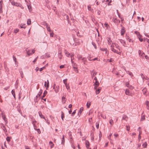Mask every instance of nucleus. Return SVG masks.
<instances>
[{
    "label": "nucleus",
    "instance_id": "6ab92c4d",
    "mask_svg": "<svg viewBox=\"0 0 149 149\" xmlns=\"http://www.w3.org/2000/svg\"><path fill=\"white\" fill-rule=\"evenodd\" d=\"M127 73L130 75L131 77L133 76V75L131 72H130L129 71H126Z\"/></svg>",
    "mask_w": 149,
    "mask_h": 149
},
{
    "label": "nucleus",
    "instance_id": "b1692460",
    "mask_svg": "<svg viewBox=\"0 0 149 149\" xmlns=\"http://www.w3.org/2000/svg\"><path fill=\"white\" fill-rule=\"evenodd\" d=\"M11 93L14 97L15 99V94L14 90H13L11 91Z\"/></svg>",
    "mask_w": 149,
    "mask_h": 149
},
{
    "label": "nucleus",
    "instance_id": "37998d69",
    "mask_svg": "<svg viewBox=\"0 0 149 149\" xmlns=\"http://www.w3.org/2000/svg\"><path fill=\"white\" fill-rule=\"evenodd\" d=\"M92 45H93V46L95 48V49H96L97 47H96V45L93 42H92Z\"/></svg>",
    "mask_w": 149,
    "mask_h": 149
},
{
    "label": "nucleus",
    "instance_id": "f704fd0d",
    "mask_svg": "<svg viewBox=\"0 0 149 149\" xmlns=\"http://www.w3.org/2000/svg\"><path fill=\"white\" fill-rule=\"evenodd\" d=\"M27 24L28 25H29L31 24V19H28L27 21Z\"/></svg>",
    "mask_w": 149,
    "mask_h": 149
},
{
    "label": "nucleus",
    "instance_id": "bf43d9fd",
    "mask_svg": "<svg viewBox=\"0 0 149 149\" xmlns=\"http://www.w3.org/2000/svg\"><path fill=\"white\" fill-rule=\"evenodd\" d=\"M20 27L21 28H25V24H23V25L21 26H20Z\"/></svg>",
    "mask_w": 149,
    "mask_h": 149
},
{
    "label": "nucleus",
    "instance_id": "e433bc0d",
    "mask_svg": "<svg viewBox=\"0 0 149 149\" xmlns=\"http://www.w3.org/2000/svg\"><path fill=\"white\" fill-rule=\"evenodd\" d=\"M101 89L98 88L96 90V94H98L100 93V90H101Z\"/></svg>",
    "mask_w": 149,
    "mask_h": 149
},
{
    "label": "nucleus",
    "instance_id": "79ce46f5",
    "mask_svg": "<svg viewBox=\"0 0 149 149\" xmlns=\"http://www.w3.org/2000/svg\"><path fill=\"white\" fill-rule=\"evenodd\" d=\"M120 42L122 43H123L124 44H125V41L122 39H120Z\"/></svg>",
    "mask_w": 149,
    "mask_h": 149
},
{
    "label": "nucleus",
    "instance_id": "9d476101",
    "mask_svg": "<svg viewBox=\"0 0 149 149\" xmlns=\"http://www.w3.org/2000/svg\"><path fill=\"white\" fill-rule=\"evenodd\" d=\"M62 52L61 51H60L58 54V57L59 58L61 59L62 57Z\"/></svg>",
    "mask_w": 149,
    "mask_h": 149
},
{
    "label": "nucleus",
    "instance_id": "7ed1b4c3",
    "mask_svg": "<svg viewBox=\"0 0 149 149\" xmlns=\"http://www.w3.org/2000/svg\"><path fill=\"white\" fill-rule=\"evenodd\" d=\"M78 58L79 60H81L82 62H84V64H85V62L86 61V59L85 58H82L81 55L78 56Z\"/></svg>",
    "mask_w": 149,
    "mask_h": 149
},
{
    "label": "nucleus",
    "instance_id": "423d86ee",
    "mask_svg": "<svg viewBox=\"0 0 149 149\" xmlns=\"http://www.w3.org/2000/svg\"><path fill=\"white\" fill-rule=\"evenodd\" d=\"M125 28L123 26H122V27L120 31H121V36H123L125 33Z\"/></svg>",
    "mask_w": 149,
    "mask_h": 149
},
{
    "label": "nucleus",
    "instance_id": "f03ea898",
    "mask_svg": "<svg viewBox=\"0 0 149 149\" xmlns=\"http://www.w3.org/2000/svg\"><path fill=\"white\" fill-rule=\"evenodd\" d=\"M93 82L94 83V85H95L94 89H96L97 87L99 85V83L97 80L96 77H94Z\"/></svg>",
    "mask_w": 149,
    "mask_h": 149
},
{
    "label": "nucleus",
    "instance_id": "603ef678",
    "mask_svg": "<svg viewBox=\"0 0 149 149\" xmlns=\"http://www.w3.org/2000/svg\"><path fill=\"white\" fill-rule=\"evenodd\" d=\"M67 79H65L63 80V83L65 85H66V84H67Z\"/></svg>",
    "mask_w": 149,
    "mask_h": 149
},
{
    "label": "nucleus",
    "instance_id": "a878e982",
    "mask_svg": "<svg viewBox=\"0 0 149 149\" xmlns=\"http://www.w3.org/2000/svg\"><path fill=\"white\" fill-rule=\"evenodd\" d=\"M47 91H44V92L43 93V95L42 96V99H43V98L45 97L46 95L47 94Z\"/></svg>",
    "mask_w": 149,
    "mask_h": 149
},
{
    "label": "nucleus",
    "instance_id": "0eeeda50",
    "mask_svg": "<svg viewBox=\"0 0 149 149\" xmlns=\"http://www.w3.org/2000/svg\"><path fill=\"white\" fill-rule=\"evenodd\" d=\"M0 126L2 128L3 130L5 132L6 130V128L4 125L3 124V123H1L0 124Z\"/></svg>",
    "mask_w": 149,
    "mask_h": 149
},
{
    "label": "nucleus",
    "instance_id": "774afa93",
    "mask_svg": "<svg viewBox=\"0 0 149 149\" xmlns=\"http://www.w3.org/2000/svg\"><path fill=\"white\" fill-rule=\"evenodd\" d=\"M75 113H76V111H75V110L72 113V116H74V115L75 114Z\"/></svg>",
    "mask_w": 149,
    "mask_h": 149
},
{
    "label": "nucleus",
    "instance_id": "1a4fd4ad",
    "mask_svg": "<svg viewBox=\"0 0 149 149\" xmlns=\"http://www.w3.org/2000/svg\"><path fill=\"white\" fill-rule=\"evenodd\" d=\"M96 75V72H95L94 70H93L91 72V75L92 78H93Z\"/></svg>",
    "mask_w": 149,
    "mask_h": 149
},
{
    "label": "nucleus",
    "instance_id": "a19ab883",
    "mask_svg": "<svg viewBox=\"0 0 149 149\" xmlns=\"http://www.w3.org/2000/svg\"><path fill=\"white\" fill-rule=\"evenodd\" d=\"M126 38L127 40H128L129 42H130L132 40L131 39H130V37L129 36H127Z\"/></svg>",
    "mask_w": 149,
    "mask_h": 149
},
{
    "label": "nucleus",
    "instance_id": "c756f323",
    "mask_svg": "<svg viewBox=\"0 0 149 149\" xmlns=\"http://www.w3.org/2000/svg\"><path fill=\"white\" fill-rule=\"evenodd\" d=\"M64 117V114L63 111H61V117L63 120V118Z\"/></svg>",
    "mask_w": 149,
    "mask_h": 149
},
{
    "label": "nucleus",
    "instance_id": "f257e3e1",
    "mask_svg": "<svg viewBox=\"0 0 149 149\" xmlns=\"http://www.w3.org/2000/svg\"><path fill=\"white\" fill-rule=\"evenodd\" d=\"M11 4L17 7H19L21 9H23L24 7L22 6V4L13 1H12L11 2Z\"/></svg>",
    "mask_w": 149,
    "mask_h": 149
},
{
    "label": "nucleus",
    "instance_id": "ddd939ff",
    "mask_svg": "<svg viewBox=\"0 0 149 149\" xmlns=\"http://www.w3.org/2000/svg\"><path fill=\"white\" fill-rule=\"evenodd\" d=\"M77 65L75 63H73V64H72V66L73 67L75 71L76 70H77Z\"/></svg>",
    "mask_w": 149,
    "mask_h": 149
},
{
    "label": "nucleus",
    "instance_id": "5fc2aeb1",
    "mask_svg": "<svg viewBox=\"0 0 149 149\" xmlns=\"http://www.w3.org/2000/svg\"><path fill=\"white\" fill-rule=\"evenodd\" d=\"M32 124H35L37 122V121L34 120H32Z\"/></svg>",
    "mask_w": 149,
    "mask_h": 149
},
{
    "label": "nucleus",
    "instance_id": "8fccbe9b",
    "mask_svg": "<svg viewBox=\"0 0 149 149\" xmlns=\"http://www.w3.org/2000/svg\"><path fill=\"white\" fill-rule=\"evenodd\" d=\"M134 33L135 34H136L138 36H139L140 35L139 33L137 31H135Z\"/></svg>",
    "mask_w": 149,
    "mask_h": 149
},
{
    "label": "nucleus",
    "instance_id": "864d4df0",
    "mask_svg": "<svg viewBox=\"0 0 149 149\" xmlns=\"http://www.w3.org/2000/svg\"><path fill=\"white\" fill-rule=\"evenodd\" d=\"M128 87L131 89H133L134 88L133 86L131 85H130Z\"/></svg>",
    "mask_w": 149,
    "mask_h": 149
},
{
    "label": "nucleus",
    "instance_id": "338daca9",
    "mask_svg": "<svg viewBox=\"0 0 149 149\" xmlns=\"http://www.w3.org/2000/svg\"><path fill=\"white\" fill-rule=\"evenodd\" d=\"M64 67V65H62L60 66V68L61 69L63 68Z\"/></svg>",
    "mask_w": 149,
    "mask_h": 149
},
{
    "label": "nucleus",
    "instance_id": "4be33fe9",
    "mask_svg": "<svg viewBox=\"0 0 149 149\" xmlns=\"http://www.w3.org/2000/svg\"><path fill=\"white\" fill-rule=\"evenodd\" d=\"M138 53H139V55H140L141 56H142L143 54H144V53L143 52H141L140 50H139Z\"/></svg>",
    "mask_w": 149,
    "mask_h": 149
},
{
    "label": "nucleus",
    "instance_id": "412c9836",
    "mask_svg": "<svg viewBox=\"0 0 149 149\" xmlns=\"http://www.w3.org/2000/svg\"><path fill=\"white\" fill-rule=\"evenodd\" d=\"M125 93L127 95H130L129 90L128 89H127L126 90Z\"/></svg>",
    "mask_w": 149,
    "mask_h": 149
},
{
    "label": "nucleus",
    "instance_id": "dca6fc26",
    "mask_svg": "<svg viewBox=\"0 0 149 149\" xmlns=\"http://www.w3.org/2000/svg\"><path fill=\"white\" fill-rule=\"evenodd\" d=\"M127 116L125 115H123L122 118V120H125L127 121Z\"/></svg>",
    "mask_w": 149,
    "mask_h": 149
},
{
    "label": "nucleus",
    "instance_id": "5701e85b",
    "mask_svg": "<svg viewBox=\"0 0 149 149\" xmlns=\"http://www.w3.org/2000/svg\"><path fill=\"white\" fill-rule=\"evenodd\" d=\"M142 36H141V35L139 36H138V38H139V40L141 42H142L143 41V39L142 38Z\"/></svg>",
    "mask_w": 149,
    "mask_h": 149
},
{
    "label": "nucleus",
    "instance_id": "c85d7f7f",
    "mask_svg": "<svg viewBox=\"0 0 149 149\" xmlns=\"http://www.w3.org/2000/svg\"><path fill=\"white\" fill-rule=\"evenodd\" d=\"M19 72L20 73L21 75V77L22 78H23V73L22 71L19 70Z\"/></svg>",
    "mask_w": 149,
    "mask_h": 149
},
{
    "label": "nucleus",
    "instance_id": "393cba45",
    "mask_svg": "<svg viewBox=\"0 0 149 149\" xmlns=\"http://www.w3.org/2000/svg\"><path fill=\"white\" fill-rule=\"evenodd\" d=\"M38 113L40 116L41 118H45V116L42 115V113L40 112H39Z\"/></svg>",
    "mask_w": 149,
    "mask_h": 149
},
{
    "label": "nucleus",
    "instance_id": "09e8293b",
    "mask_svg": "<svg viewBox=\"0 0 149 149\" xmlns=\"http://www.w3.org/2000/svg\"><path fill=\"white\" fill-rule=\"evenodd\" d=\"M19 31V29H15L14 31V32L16 33H17Z\"/></svg>",
    "mask_w": 149,
    "mask_h": 149
},
{
    "label": "nucleus",
    "instance_id": "2eb2a0df",
    "mask_svg": "<svg viewBox=\"0 0 149 149\" xmlns=\"http://www.w3.org/2000/svg\"><path fill=\"white\" fill-rule=\"evenodd\" d=\"M62 102L63 103V104L65 103V102H66V99L65 97H64V96H63L62 97Z\"/></svg>",
    "mask_w": 149,
    "mask_h": 149
},
{
    "label": "nucleus",
    "instance_id": "f3484780",
    "mask_svg": "<svg viewBox=\"0 0 149 149\" xmlns=\"http://www.w3.org/2000/svg\"><path fill=\"white\" fill-rule=\"evenodd\" d=\"M107 40L108 42V43L109 45H110L111 43L112 42L110 38H107Z\"/></svg>",
    "mask_w": 149,
    "mask_h": 149
},
{
    "label": "nucleus",
    "instance_id": "9b49d317",
    "mask_svg": "<svg viewBox=\"0 0 149 149\" xmlns=\"http://www.w3.org/2000/svg\"><path fill=\"white\" fill-rule=\"evenodd\" d=\"M83 107H81L79 111L78 115L80 116V115H81V113H82V111H83Z\"/></svg>",
    "mask_w": 149,
    "mask_h": 149
},
{
    "label": "nucleus",
    "instance_id": "de8ad7c7",
    "mask_svg": "<svg viewBox=\"0 0 149 149\" xmlns=\"http://www.w3.org/2000/svg\"><path fill=\"white\" fill-rule=\"evenodd\" d=\"M6 140L8 142H9L10 140V138L8 136L6 138Z\"/></svg>",
    "mask_w": 149,
    "mask_h": 149
},
{
    "label": "nucleus",
    "instance_id": "58836bf2",
    "mask_svg": "<svg viewBox=\"0 0 149 149\" xmlns=\"http://www.w3.org/2000/svg\"><path fill=\"white\" fill-rule=\"evenodd\" d=\"M145 115L142 116L141 120V121H143L145 119Z\"/></svg>",
    "mask_w": 149,
    "mask_h": 149
},
{
    "label": "nucleus",
    "instance_id": "6e6552de",
    "mask_svg": "<svg viewBox=\"0 0 149 149\" xmlns=\"http://www.w3.org/2000/svg\"><path fill=\"white\" fill-rule=\"evenodd\" d=\"M47 84L46 81H45L44 85L45 87H47V88L49 87V81L48 80H47Z\"/></svg>",
    "mask_w": 149,
    "mask_h": 149
},
{
    "label": "nucleus",
    "instance_id": "ea45409f",
    "mask_svg": "<svg viewBox=\"0 0 149 149\" xmlns=\"http://www.w3.org/2000/svg\"><path fill=\"white\" fill-rule=\"evenodd\" d=\"M109 123L111 126H112L113 124V121L112 119L110 120L109 121Z\"/></svg>",
    "mask_w": 149,
    "mask_h": 149
},
{
    "label": "nucleus",
    "instance_id": "7c9ffc66",
    "mask_svg": "<svg viewBox=\"0 0 149 149\" xmlns=\"http://www.w3.org/2000/svg\"><path fill=\"white\" fill-rule=\"evenodd\" d=\"M64 142H65L64 135H63L62 138L61 143L62 144H63L64 143Z\"/></svg>",
    "mask_w": 149,
    "mask_h": 149
},
{
    "label": "nucleus",
    "instance_id": "6e6d98bb",
    "mask_svg": "<svg viewBox=\"0 0 149 149\" xmlns=\"http://www.w3.org/2000/svg\"><path fill=\"white\" fill-rule=\"evenodd\" d=\"M99 136L100 139L102 137V134L101 132H100V134H99Z\"/></svg>",
    "mask_w": 149,
    "mask_h": 149
},
{
    "label": "nucleus",
    "instance_id": "c9c22d12",
    "mask_svg": "<svg viewBox=\"0 0 149 149\" xmlns=\"http://www.w3.org/2000/svg\"><path fill=\"white\" fill-rule=\"evenodd\" d=\"M49 144L51 146V148H52L53 147L54 144L52 141H50L49 142Z\"/></svg>",
    "mask_w": 149,
    "mask_h": 149
},
{
    "label": "nucleus",
    "instance_id": "4c0bfd02",
    "mask_svg": "<svg viewBox=\"0 0 149 149\" xmlns=\"http://www.w3.org/2000/svg\"><path fill=\"white\" fill-rule=\"evenodd\" d=\"M88 10L91 11V12H93V10L92 9L90 6H88Z\"/></svg>",
    "mask_w": 149,
    "mask_h": 149
},
{
    "label": "nucleus",
    "instance_id": "680f3d73",
    "mask_svg": "<svg viewBox=\"0 0 149 149\" xmlns=\"http://www.w3.org/2000/svg\"><path fill=\"white\" fill-rule=\"evenodd\" d=\"M146 104L147 107H149V102L147 101L146 102Z\"/></svg>",
    "mask_w": 149,
    "mask_h": 149
},
{
    "label": "nucleus",
    "instance_id": "aec40b11",
    "mask_svg": "<svg viewBox=\"0 0 149 149\" xmlns=\"http://www.w3.org/2000/svg\"><path fill=\"white\" fill-rule=\"evenodd\" d=\"M26 51L27 52V54L29 56H30L32 54V53H31V51L30 50H28L27 49H26Z\"/></svg>",
    "mask_w": 149,
    "mask_h": 149
},
{
    "label": "nucleus",
    "instance_id": "473e14b6",
    "mask_svg": "<svg viewBox=\"0 0 149 149\" xmlns=\"http://www.w3.org/2000/svg\"><path fill=\"white\" fill-rule=\"evenodd\" d=\"M86 147L88 148L89 147V142L88 141H86Z\"/></svg>",
    "mask_w": 149,
    "mask_h": 149
},
{
    "label": "nucleus",
    "instance_id": "bb28decb",
    "mask_svg": "<svg viewBox=\"0 0 149 149\" xmlns=\"http://www.w3.org/2000/svg\"><path fill=\"white\" fill-rule=\"evenodd\" d=\"M142 146L143 148H146L147 146V144L146 142H145L142 144Z\"/></svg>",
    "mask_w": 149,
    "mask_h": 149
},
{
    "label": "nucleus",
    "instance_id": "49530a36",
    "mask_svg": "<svg viewBox=\"0 0 149 149\" xmlns=\"http://www.w3.org/2000/svg\"><path fill=\"white\" fill-rule=\"evenodd\" d=\"M65 54L68 57H69V56L70 55V54L68 52H65Z\"/></svg>",
    "mask_w": 149,
    "mask_h": 149
},
{
    "label": "nucleus",
    "instance_id": "0e129e2a",
    "mask_svg": "<svg viewBox=\"0 0 149 149\" xmlns=\"http://www.w3.org/2000/svg\"><path fill=\"white\" fill-rule=\"evenodd\" d=\"M65 85L66 86V88L68 90V89H69L70 88V87H69V86L68 85H67V84H66V85Z\"/></svg>",
    "mask_w": 149,
    "mask_h": 149
},
{
    "label": "nucleus",
    "instance_id": "3c124183",
    "mask_svg": "<svg viewBox=\"0 0 149 149\" xmlns=\"http://www.w3.org/2000/svg\"><path fill=\"white\" fill-rule=\"evenodd\" d=\"M111 59L109 60V59H107V60H106L105 59H104V61H106V62H111Z\"/></svg>",
    "mask_w": 149,
    "mask_h": 149
},
{
    "label": "nucleus",
    "instance_id": "4468645a",
    "mask_svg": "<svg viewBox=\"0 0 149 149\" xmlns=\"http://www.w3.org/2000/svg\"><path fill=\"white\" fill-rule=\"evenodd\" d=\"M147 91V89L146 88H144L143 89L142 91L143 95H145L146 94V93Z\"/></svg>",
    "mask_w": 149,
    "mask_h": 149
},
{
    "label": "nucleus",
    "instance_id": "052dcab7",
    "mask_svg": "<svg viewBox=\"0 0 149 149\" xmlns=\"http://www.w3.org/2000/svg\"><path fill=\"white\" fill-rule=\"evenodd\" d=\"M34 129L35 130H37V129L36 128L37 127V126H36L35 124H33Z\"/></svg>",
    "mask_w": 149,
    "mask_h": 149
},
{
    "label": "nucleus",
    "instance_id": "4d7b16f0",
    "mask_svg": "<svg viewBox=\"0 0 149 149\" xmlns=\"http://www.w3.org/2000/svg\"><path fill=\"white\" fill-rule=\"evenodd\" d=\"M96 127L97 129H98L99 127V124L97 122L96 124Z\"/></svg>",
    "mask_w": 149,
    "mask_h": 149
},
{
    "label": "nucleus",
    "instance_id": "e2e57ef3",
    "mask_svg": "<svg viewBox=\"0 0 149 149\" xmlns=\"http://www.w3.org/2000/svg\"><path fill=\"white\" fill-rule=\"evenodd\" d=\"M13 58L14 61L16 63V60H17L16 58L14 56H13Z\"/></svg>",
    "mask_w": 149,
    "mask_h": 149
},
{
    "label": "nucleus",
    "instance_id": "cd10ccee",
    "mask_svg": "<svg viewBox=\"0 0 149 149\" xmlns=\"http://www.w3.org/2000/svg\"><path fill=\"white\" fill-rule=\"evenodd\" d=\"M39 96H38V94H37V95H36V97L34 98V101H35V102H38V97H39Z\"/></svg>",
    "mask_w": 149,
    "mask_h": 149
},
{
    "label": "nucleus",
    "instance_id": "a18cd8bd",
    "mask_svg": "<svg viewBox=\"0 0 149 149\" xmlns=\"http://www.w3.org/2000/svg\"><path fill=\"white\" fill-rule=\"evenodd\" d=\"M106 1L105 2H109L108 3V5H110V3L111 2V0H105Z\"/></svg>",
    "mask_w": 149,
    "mask_h": 149
},
{
    "label": "nucleus",
    "instance_id": "a211bd4d",
    "mask_svg": "<svg viewBox=\"0 0 149 149\" xmlns=\"http://www.w3.org/2000/svg\"><path fill=\"white\" fill-rule=\"evenodd\" d=\"M45 24L46 25V28L47 29V31L50 32H51V30L50 27L47 25V24L46 23Z\"/></svg>",
    "mask_w": 149,
    "mask_h": 149
},
{
    "label": "nucleus",
    "instance_id": "2f4dec72",
    "mask_svg": "<svg viewBox=\"0 0 149 149\" xmlns=\"http://www.w3.org/2000/svg\"><path fill=\"white\" fill-rule=\"evenodd\" d=\"M91 104V103L90 102H87V104H86V106L87 107V108H89Z\"/></svg>",
    "mask_w": 149,
    "mask_h": 149
},
{
    "label": "nucleus",
    "instance_id": "13d9d810",
    "mask_svg": "<svg viewBox=\"0 0 149 149\" xmlns=\"http://www.w3.org/2000/svg\"><path fill=\"white\" fill-rule=\"evenodd\" d=\"M126 127H127L126 130L128 131H129L130 130V127L128 126L127 125Z\"/></svg>",
    "mask_w": 149,
    "mask_h": 149
},
{
    "label": "nucleus",
    "instance_id": "c03bdc74",
    "mask_svg": "<svg viewBox=\"0 0 149 149\" xmlns=\"http://www.w3.org/2000/svg\"><path fill=\"white\" fill-rule=\"evenodd\" d=\"M42 90H40V91L39 92V93H38V96H40L42 94Z\"/></svg>",
    "mask_w": 149,
    "mask_h": 149
},
{
    "label": "nucleus",
    "instance_id": "72a5a7b5",
    "mask_svg": "<svg viewBox=\"0 0 149 149\" xmlns=\"http://www.w3.org/2000/svg\"><path fill=\"white\" fill-rule=\"evenodd\" d=\"M114 45H115L116 47V48H117V49H118L119 50V51H120V47L117 44H114Z\"/></svg>",
    "mask_w": 149,
    "mask_h": 149
},
{
    "label": "nucleus",
    "instance_id": "39448f33",
    "mask_svg": "<svg viewBox=\"0 0 149 149\" xmlns=\"http://www.w3.org/2000/svg\"><path fill=\"white\" fill-rule=\"evenodd\" d=\"M112 47V45L111 46V50L113 52L118 54H120V52L115 49L113 47Z\"/></svg>",
    "mask_w": 149,
    "mask_h": 149
},
{
    "label": "nucleus",
    "instance_id": "20e7f679",
    "mask_svg": "<svg viewBox=\"0 0 149 149\" xmlns=\"http://www.w3.org/2000/svg\"><path fill=\"white\" fill-rule=\"evenodd\" d=\"M105 53V56L107 57L109 54V52L106 48L103 49V53Z\"/></svg>",
    "mask_w": 149,
    "mask_h": 149
},
{
    "label": "nucleus",
    "instance_id": "69168bd1",
    "mask_svg": "<svg viewBox=\"0 0 149 149\" xmlns=\"http://www.w3.org/2000/svg\"><path fill=\"white\" fill-rule=\"evenodd\" d=\"M130 85L129 84V83L128 82H127L126 83V86L127 87H128V86H130Z\"/></svg>",
    "mask_w": 149,
    "mask_h": 149
},
{
    "label": "nucleus",
    "instance_id": "f8f14e48",
    "mask_svg": "<svg viewBox=\"0 0 149 149\" xmlns=\"http://www.w3.org/2000/svg\"><path fill=\"white\" fill-rule=\"evenodd\" d=\"M104 26L107 29H109L110 28V26L107 22H105L104 23Z\"/></svg>",
    "mask_w": 149,
    "mask_h": 149
}]
</instances>
